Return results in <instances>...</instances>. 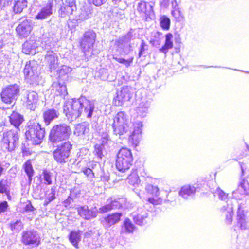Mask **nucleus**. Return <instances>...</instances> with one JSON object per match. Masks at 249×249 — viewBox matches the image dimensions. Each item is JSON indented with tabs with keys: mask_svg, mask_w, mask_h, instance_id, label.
Segmentation results:
<instances>
[{
	"mask_svg": "<svg viewBox=\"0 0 249 249\" xmlns=\"http://www.w3.org/2000/svg\"><path fill=\"white\" fill-rule=\"evenodd\" d=\"M97 102L85 98L72 100L66 102L63 106V111L68 120L73 121L83 114L90 119L93 115Z\"/></svg>",
	"mask_w": 249,
	"mask_h": 249,
	"instance_id": "obj_1",
	"label": "nucleus"
},
{
	"mask_svg": "<svg viewBox=\"0 0 249 249\" xmlns=\"http://www.w3.org/2000/svg\"><path fill=\"white\" fill-rule=\"evenodd\" d=\"M45 134V128L42 127L37 122L30 121L28 123L25 136L32 144H40L43 141Z\"/></svg>",
	"mask_w": 249,
	"mask_h": 249,
	"instance_id": "obj_2",
	"label": "nucleus"
},
{
	"mask_svg": "<svg viewBox=\"0 0 249 249\" xmlns=\"http://www.w3.org/2000/svg\"><path fill=\"white\" fill-rule=\"evenodd\" d=\"M70 126L65 124L53 126L49 134V141L54 145L58 142L68 139L71 134Z\"/></svg>",
	"mask_w": 249,
	"mask_h": 249,
	"instance_id": "obj_3",
	"label": "nucleus"
},
{
	"mask_svg": "<svg viewBox=\"0 0 249 249\" xmlns=\"http://www.w3.org/2000/svg\"><path fill=\"white\" fill-rule=\"evenodd\" d=\"M132 161L133 157L130 150L122 148L119 151L116 161V166L118 171L125 172L129 169Z\"/></svg>",
	"mask_w": 249,
	"mask_h": 249,
	"instance_id": "obj_4",
	"label": "nucleus"
},
{
	"mask_svg": "<svg viewBox=\"0 0 249 249\" xmlns=\"http://www.w3.org/2000/svg\"><path fill=\"white\" fill-rule=\"evenodd\" d=\"M72 147L73 144L69 141L57 145L56 148L53 152L54 160L60 164L68 162Z\"/></svg>",
	"mask_w": 249,
	"mask_h": 249,
	"instance_id": "obj_5",
	"label": "nucleus"
},
{
	"mask_svg": "<svg viewBox=\"0 0 249 249\" xmlns=\"http://www.w3.org/2000/svg\"><path fill=\"white\" fill-rule=\"evenodd\" d=\"M37 64L35 61L27 62L24 67L23 72L27 82L30 85H38L40 78L37 71Z\"/></svg>",
	"mask_w": 249,
	"mask_h": 249,
	"instance_id": "obj_6",
	"label": "nucleus"
},
{
	"mask_svg": "<svg viewBox=\"0 0 249 249\" xmlns=\"http://www.w3.org/2000/svg\"><path fill=\"white\" fill-rule=\"evenodd\" d=\"M55 8L58 9V14L61 18L72 14L76 10L75 0H53Z\"/></svg>",
	"mask_w": 249,
	"mask_h": 249,
	"instance_id": "obj_7",
	"label": "nucleus"
},
{
	"mask_svg": "<svg viewBox=\"0 0 249 249\" xmlns=\"http://www.w3.org/2000/svg\"><path fill=\"white\" fill-rule=\"evenodd\" d=\"M18 129L10 130L4 132L1 141L2 147L8 151H13L18 145L19 136Z\"/></svg>",
	"mask_w": 249,
	"mask_h": 249,
	"instance_id": "obj_8",
	"label": "nucleus"
},
{
	"mask_svg": "<svg viewBox=\"0 0 249 249\" xmlns=\"http://www.w3.org/2000/svg\"><path fill=\"white\" fill-rule=\"evenodd\" d=\"M19 86L16 84L3 88L1 93L2 101L7 104L15 102L19 95Z\"/></svg>",
	"mask_w": 249,
	"mask_h": 249,
	"instance_id": "obj_9",
	"label": "nucleus"
},
{
	"mask_svg": "<svg viewBox=\"0 0 249 249\" xmlns=\"http://www.w3.org/2000/svg\"><path fill=\"white\" fill-rule=\"evenodd\" d=\"M136 38L134 30L131 29L125 35L116 40L115 44L119 48L123 49L124 53L127 54L132 51L131 41Z\"/></svg>",
	"mask_w": 249,
	"mask_h": 249,
	"instance_id": "obj_10",
	"label": "nucleus"
},
{
	"mask_svg": "<svg viewBox=\"0 0 249 249\" xmlns=\"http://www.w3.org/2000/svg\"><path fill=\"white\" fill-rule=\"evenodd\" d=\"M96 38V34L92 30L86 31L80 41V46L85 55L90 51L94 44Z\"/></svg>",
	"mask_w": 249,
	"mask_h": 249,
	"instance_id": "obj_11",
	"label": "nucleus"
},
{
	"mask_svg": "<svg viewBox=\"0 0 249 249\" xmlns=\"http://www.w3.org/2000/svg\"><path fill=\"white\" fill-rule=\"evenodd\" d=\"M154 3L141 1L137 6V11L145 21L152 19L154 17L153 6Z\"/></svg>",
	"mask_w": 249,
	"mask_h": 249,
	"instance_id": "obj_12",
	"label": "nucleus"
},
{
	"mask_svg": "<svg viewBox=\"0 0 249 249\" xmlns=\"http://www.w3.org/2000/svg\"><path fill=\"white\" fill-rule=\"evenodd\" d=\"M21 242L25 245L38 246L40 243V237L35 230H27L22 233Z\"/></svg>",
	"mask_w": 249,
	"mask_h": 249,
	"instance_id": "obj_13",
	"label": "nucleus"
},
{
	"mask_svg": "<svg viewBox=\"0 0 249 249\" xmlns=\"http://www.w3.org/2000/svg\"><path fill=\"white\" fill-rule=\"evenodd\" d=\"M132 89L131 87L125 86L122 88L120 91H117L114 98L115 106H122L125 102L129 101L132 97Z\"/></svg>",
	"mask_w": 249,
	"mask_h": 249,
	"instance_id": "obj_14",
	"label": "nucleus"
},
{
	"mask_svg": "<svg viewBox=\"0 0 249 249\" xmlns=\"http://www.w3.org/2000/svg\"><path fill=\"white\" fill-rule=\"evenodd\" d=\"M42 47L44 50H47V53L45 55V60L48 64L51 70L56 68L58 65V56L56 53L52 51H49L51 45L49 43H47L46 42H42Z\"/></svg>",
	"mask_w": 249,
	"mask_h": 249,
	"instance_id": "obj_15",
	"label": "nucleus"
},
{
	"mask_svg": "<svg viewBox=\"0 0 249 249\" xmlns=\"http://www.w3.org/2000/svg\"><path fill=\"white\" fill-rule=\"evenodd\" d=\"M38 94L33 90H27L23 96L24 106L31 110H34L38 103Z\"/></svg>",
	"mask_w": 249,
	"mask_h": 249,
	"instance_id": "obj_16",
	"label": "nucleus"
},
{
	"mask_svg": "<svg viewBox=\"0 0 249 249\" xmlns=\"http://www.w3.org/2000/svg\"><path fill=\"white\" fill-rule=\"evenodd\" d=\"M78 214L83 218L89 220L97 217V209L96 207L89 209L88 206L84 205L77 208Z\"/></svg>",
	"mask_w": 249,
	"mask_h": 249,
	"instance_id": "obj_17",
	"label": "nucleus"
},
{
	"mask_svg": "<svg viewBox=\"0 0 249 249\" xmlns=\"http://www.w3.org/2000/svg\"><path fill=\"white\" fill-rule=\"evenodd\" d=\"M131 216L136 224L142 225L147 222L148 211L143 207L139 208L131 213Z\"/></svg>",
	"mask_w": 249,
	"mask_h": 249,
	"instance_id": "obj_18",
	"label": "nucleus"
},
{
	"mask_svg": "<svg viewBox=\"0 0 249 249\" xmlns=\"http://www.w3.org/2000/svg\"><path fill=\"white\" fill-rule=\"evenodd\" d=\"M143 124L141 121H137L134 124V130L129 138V141L136 146L142 138V131Z\"/></svg>",
	"mask_w": 249,
	"mask_h": 249,
	"instance_id": "obj_19",
	"label": "nucleus"
},
{
	"mask_svg": "<svg viewBox=\"0 0 249 249\" xmlns=\"http://www.w3.org/2000/svg\"><path fill=\"white\" fill-rule=\"evenodd\" d=\"M32 30L31 22L29 20H24L16 28V32L20 38L27 37Z\"/></svg>",
	"mask_w": 249,
	"mask_h": 249,
	"instance_id": "obj_20",
	"label": "nucleus"
},
{
	"mask_svg": "<svg viewBox=\"0 0 249 249\" xmlns=\"http://www.w3.org/2000/svg\"><path fill=\"white\" fill-rule=\"evenodd\" d=\"M53 7H55V6L53 0H49L46 5L42 7L36 15V18L41 20L46 19L52 15Z\"/></svg>",
	"mask_w": 249,
	"mask_h": 249,
	"instance_id": "obj_21",
	"label": "nucleus"
},
{
	"mask_svg": "<svg viewBox=\"0 0 249 249\" xmlns=\"http://www.w3.org/2000/svg\"><path fill=\"white\" fill-rule=\"evenodd\" d=\"M89 130V124L87 123L83 122L75 126L74 134L80 139H84L88 135Z\"/></svg>",
	"mask_w": 249,
	"mask_h": 249,
	"instance_id": "obj_22",
	"label": "nucleus"
},
{
	"mask_svg": "<svg viewBox=\"0 0 249 249\" xmlns=\"http://www.w3.org/2000/svg\"><path fill=\"white\" fill-rule=\"evenodd\" d=\"M233 208L232 200L228 199L226 202V205H223L221 209V211L222 213H224L226 216V222L228 224H231L232 222Z\"/></svg>",
	"mask_w": 249,
	"mask_h": 249,
	"instance_id": "obj_23",
	"label": "nucleus"
},
{
	"mask_svg": "<svg viewBox=\"0 0 249 249\" xmlns=\"http://www.w3.org/2000/svg\"><path fill=\"white\" fill-rule=\"evenodd\" d=\"M122 213H115L112 214H109L104 218L103 221V224L106 228H108L112 225L118 222L120 220Z\"/></svg>",
	"mask_w": 249,
	"mask_h": 249,
	"instance_id": "obj_24",
	"label": "nucleus"
},
{
	"mask_svg": "<svg viewBox=\"0 0 249 249\" xmlns=\"http://www.w3.org/2000/svg\"><path fill=\"white\" fill-rule=\"evenodd\" d=\"M150 106V102L146 99H143L142 102L139 103L136 107V111L137 114L142 117H144L148 113V109Z\"/></svg>",
	"mask_w": 249,
	"mask_h": 249,
	"instance_id": "obj_25",
	"label": "nucleus"
},
{
	"mask_svg": "<svg viewBox=\"0 0 249 249\" xmlns=\"http://www.w3.org/2000/svg\"><path fill=\"white\" fill-rule=\"evenodd\" d=\"M52 87L56 96H62L64 97L68 94L66 85L60 81L53 82Z\"/></svg>",
	"mask_w": 249,
	"mask_h": 249,
	"instance_id": "obj_26",
	"label": "nucleus"
},
{
	"mask_svg": "<svg viewBox=\"0 0 249 249\" xmlns=\"http://www.w3.org/2000/svg\"><path fill=\"white\" fill-rule=\"evenodd\" d=\"M59 115L58 110L53 108L48 109L43 113L44 122L46 125L50 124L51 121L57 118Z\"/></svg>",
	"mask_w": 249,
	"mask_h": 249,
	"instance_id": "obj_27",
	"label": "nucleus"
},
{
	"mask_svg": "<svg viewBox=\"0 0 249 249\" xmlns=\"http://www.w3.org/2000/svg\"><path fill=\"white\" fill-rule=\"evenodd\" d=\"M9 118L10 124L16 128H18L24 120L23 116L16 111H13Z\"/></svg>",
	"mask_w": 249,
	"mask_h": 249,
	"instance_id": "obj_28",
	"label": "nucleus"
},
{
	"mask_svg": "<svg viewBox=\"0 0 249 249\" xmlns=\"http://www.w3.org/2000/svg\"><path fill=\"white\" fill-rule=\"evenodd\" d=\"M196 191L195 187L190 185L182 186L179 192V196L184 199H187L189 196H192Z\"/></svg>",
	"mask_w": 249,
	"mask_h": 249,
	"instance_id": "obj_29",
	"label": "nucleus"
},
{
	"mask_svg": "<svg viewBox=\"0 0 249 249\" xmlns=\"http://www.w3.org/2000/svg\"><path fill=\"white\" fill-rule=\"evenodd\" d=\"M249 191V184L246 180L242 179L238 186L237 189L233 192V194L236 196L237 194L242 195H247Z\"/></svg>",
	"mask_w": 249,
	"mask_h": 249,
	"instance_id": "obj_30",
	"label": "nucleus"
},
{
	"mask_svg": "<svg viewBox=\"0 0 249 249\" xmlns=\"http://www.w3.org/2000/svg\"><path fill=\"white\" fill-rule=\"evenodd\" d=\"M36 45L33 40L27 41L22 45V52L27 54H34L36 53Z\"/></svg>",
	"mask_w": 249,
	"mask_h": 249,
	"instance_id": "obj_31",
	"label": "nucleus"
},
{
	"mask_svg": "<svg viewBox=\"0 0 249 249\" xmlns=\"http://www.w3.org/2000/svg\"><path fill=\"white\" fill-rule=\"evenodd\" d=\"M173 38V35L171 33H168L165 36V42L164 45L159 49L160 52L164 53L165 54L167 53L168 50L172 49L173 47L172 39Z\"/></svg>",
	"mask_w": 249,
	"mask_h": 249,
	"instance_id": "obj_32",
	"label": "nucleus"
},
{
	"mask_svg": "<svg viewBox=\"0 0 249 249\" xmlns=\"http://www.w3.org/2000/svg\"><path fill=\"white\" fill-rule=\"evenodd\" d=\"M82 231H71L69 236V239L70 242L72 245L76 249H78V243L81 241V235Z\"/></svg>",
	"mask_w": 249,
	"mask_h": 249,
	"instance_id": "obj_33",
	"label": "nucleus"
},
{
	"mask_svg": "<svg viewBox=\"0 0 249 249\" xmlns=\"http://www.w3.org/2000/svg\"><path fill=\"white\" fill-rule=\"evenodd\" d=\"M147 188H151L152 189V193L153 194H154L156 197L160 196L159 188L157 186L148 185ZM148 201L150 203L155 205L161 204L163 201V199L160 197L149 198L148 199Z\"/></svg>",
	"mask_w": 249,
	"mask_h": 249,
	"instance_id": "obj_34",
	"label": "nucleus"
},
{
	"mask_svg": "<svg viewBox=\"0 0 249 249\" xmlns=\"http://www.w3.org/2000/svg\"><path fill=\"white\" fill-rule=\"evenodd\" d=\"M112 124L117 125H128L126 115L124 112H118L114 118Z\"/></svg>",
	"mask_w": 249,
	"mask_h": 249,
	"instance_id": "obj_35",
	"label": "nucleus"
},
{
	"mask_svg": "<svg viewBox=\"0 0 249 249\" xmlns=\"http://www.w3.org/2000/svg\"><path fill=\"white\" fill-rule=\"evenodd\" d=\"M112 127L113 129V133L116 135H124L128 131V125H117L115 124H112Z\"/></svg>",
	"mask_w": 249,
	"mask_h": 249,
	"instance_id": "obj_36",
	"label": "nucleus"
},
{
	"mask_svg": "<svg viewBox=\"0 0 249 249\" xmlns=\"http://www.w3.org/2000/svg\"><path fill=\"white\" fill-rule=\"evenodd\" d=\"M27 2L26 0H18L14 4L13 11L16 13H20L24 8L27 7Z\"/></svg>",
	"mask_w": 249,
	"mask_h": 249,
	"instance_id": "obj_37",
	"label": "nucleus"
},
{
	"mask_svg": "<svg viewBox=\"0 0 249 249\" xmlns=\"http://www.w3.org/2000/svg\"><path fill=\"white\" fill-rule=\"evenodd\" d=\"M128 183L132 185L138 184L140 182L139 177L136 169H132L131 173L127 178Z\"/></svg>",
	"mask_w": 249,
	"mask_h": 249,
	"instance_id": "obj_38",
	"label": "nucleus"
},
{
	"mask_svg": "<svg viewBox=\"0 0 249 249\" xmlns=\"http://www.w3.org/2000/svg\"><path fill=\"white\" fill-rule=\"evenodd\" d=\"M25 172H26L28 177L29 183L32 180V177L34 175V170L30 160L26 161L23 165Z\"/></svg>",
	"mask_w": 249,
	"mask_h": 249,
	"instance_id": "obj_39",
	"label": "nucleus"
},
{
	"mask_svg": "<svg viewBox=\"0 0 249 249\" xmlns=\"http://www.w3.org/2000/svg\"><path fill=\"white\" fill-rule=\"evenodd\" d=\"M10 228L14 232H18L23 228V225L20 220H13L11 222Z\"/></svg>",
	"mask_w": 249,
	"mask_h": 249,
	"instance_id": "obj_40",
	"label": "nucleus"
},
{
	"mask_svg": "<svg viewBox=\"0 0 249 249\" xmlns=\"http://www.w3.org/2000/svg\"><path fill=\"white\" fill-rule=\"evenodd\" d=\"M237 220L238 224L240 226L241 229L246 230L248 228V226L245 221V215L243 213H241L239 209L237 212Z\"/></svg>",
	"mask_w": 249,
	"mask_h": 249,
	"instance_id": "obj_41",
	"label": "nucleus"
},
{
	"mask_svg": "<svg viewBox=\"0 0 249 249\" xmlns=\"http://www.w3.org/2000/svg\"><path fill=\"white\" fill-rule=\"evenodd\" d=\"M94 153L97 156V158L101 160L104 156L105 153V146L102 144H96L95 145Z\"/></svg>",
	"mask_w": 249,
	"mask_h": 249,
	"instance_id": "obj_42",
	"label": "nucleus"
},
{
	"mask_svg": "<svg viewBox=\"0 0 249 249\" xmlns=\"http://www.w3.org/2000/svg\"><path fill=\"white\" fill-rule=\"evenodd\" d=\"M134 228V226L130 220L129 219H126L124 222V226L122 230V231L130 233L133 232Z\"/></svg>",
	"mask_w": 249,
	"mask_h": 249,
	"instance_id": "obj_43",
	"label": "nucleus"
},
{
	"mask_svg": "<svg viewBox=\"0 0 249 249\" xmlns=\"http://www.w3.org/2000/svg\"><path fill=\"white\" fill-rule=\"evenodd\" d=\"M160 25L164 30H168L170 25V20L166 16L163 15L160 18Z\"/></svg>",
	"mask_w": 249,
	"mask_h": 249,
	"instance_id": "obj_44",
	"label": "nucleus"
},
{
	"mask_svg": "<svg viewBox=\"0 0 249 249\" xmlns=\"http://www.w3.org/2000/svg\"><path fill=\"white\" fill-rule=\"evenodd\" d=\"M161 42L160 34L159 32H156L154 35L152 36L150 43L154 46L159 45Z\"/></svg>",
	"mask_w": 249,
	"mask_h": 249,
	"instance_id": "obj_45",
	"label": "nucleus"
},
{
	"mask_svg": "<svg viewBox=\"0 0 249 249\" xmlns=\"http://www.w3.org/2000/svg\"><path fill=\"white\" fill-rule=\"evenodd\" d=\"M43 179L45 181L44 183L46 185H51L52 183V173L46 170H43Z\"/></svg>",
	"mask_w": 249,
	"mask_h": 249,
	"instance_id": "obj_46",
	"label": "nucleus"
},
{
	"mask_svg": "<svg viewBox=\"0 0 249 249\" xmlns=\"http://www.w3.org/2000/svg\"><path fill=\"white\" fill-rule=\"evenodd\" d=\"M113 59H115L116 61L119 63L123 64L126 67H129L131 64L132 63L133 61V57H131L129 59H125L124 58L121 57H113Z\"/></svg>",
	"mask_w": 249,
	"mask_h": 249,
	"instance_id": "obj_47",
	"label": "nucleus"
},
{
	"mask_svg": "<svg viewBox=\"0 0 249 249\" xmlns=\"http://www.w3.org/2000/svg\"><path fill=\"white\" fill-rule=\"evenodd\" d=\"M171 14L177 21H180L183 19V15L179 9L172 10Z\"/></svg>",
	"mask_w": 249,
	"mask_h": 249,
	"instance_id": "obj_48",
	"label": "nucleus"
},
{
	"mask_svg": "<svg viewBox=\"0 0 249 249\" xmlns=\"http://www.w3.org/2000/svg\"><path fill=\"white\" fill-rule=\"evenodd\" d=\"M101 144L104 146L108 145L111 143V141L109 139V136L107 133H103L101 137Z\"/></svg>",
	"mask_w": 249,
	"mask_h": 249,
	"instance_id": "obj_49",
	"label": "nucleus"
},
{
	"mask_svg": "<svg viewBox=\"0 0 249 249\" xmlns=\"http://www.w3.org/2000/svg\"><path fill=\"white\" fill-rule=\"evenodd\" d=\"M112 210L110 204L109 202H108V200L107 201V204L102 207H100L98 211V213H107L110 211Z\"/></svg>",
	"mask_w": 249,
	"mask_h": 249,
	"instance_id": "obj_50",
	"label": "nucleus"
},
{
	"mask_svg": "<svg viewBox=\"0 0 249 249\" xmlns=\"http://www.w3.org/2000/svg\"><path fill=\"white\" fill-rule=\"evenodd\" d=\"M0 193H5L7 195L8 199H10V192L8 190L6 185L3 183V181H0Z\"/></svg>",
	"mask_w": 249,
	"mask_h": 249,
	"instance_id": "obj_51",
	"label": "nucleus"
},
{
	"mask_svg": "<svg viewBox=\"0 0 249 249\" xmlns=\"http://www.w3.org/2000/svg\"><path fill=\"white\" fill-rule=\"evenodd\" d=\"M120 200H113L112 199L108 200V202H109L112 210L119 209L122 207V203Z\"/></svg>",
	"mask_w": 249,
	"mask_h": 249,
	"instance_id": "obj_52",
	"label": "nucleus"
},
{
	"mask_svg": "<svg viewBox=\"0 0 249 249\" xmlns=\"http://www.w3.org/2000/svg\"><path fill=\"white\" fill-rule=\"evenodd\" d=\"M215 196L217 195L221 200H225L227 198L228 194L225 193L224 191L218 188L214 193Z\"/></svg>",
	"mask_w": 249,
	"mask_h": 249,
	"instance_id": "obj_53",
	"label": "nucleus"
},
{
	"mask_svg": "<svg viewBox=\"0 0 249 249\" xmlns=\"http://www.w3.org/2000/svg\"><path fill=\"white\" fill-rule=\"evenodd\" d=\"M71 68L67 65H63L60 69L59 73L61 75L67 74L70 73L71 71Z\"/></svg>",
	"mask_w": 249,
	"mask_h": 249,
	"instance_id": "obj_54",
	"label": "nucleus"
},
{
	"mask_svg": "<svg viewBox=\"0 0 249 249\" xmlns=\"http://www.w3.org/2000/svg\"><path fill=\"white\" fill-rule=\"evenodd\" d=\"M101 180L104 182L105 183L107 182L110 178L109 173L108 172H103L101 175Z\"/></svg>",
	"mask_w": 249,
	"mask_h": 249,
	"instance_id": "obj_55",
	"label": "nucleus"
},
{
	"mask_svg": "<svg viewBox=\"0 0 249 249\" xmlns=\"http://www.w3.org/2000/svg\"><path fill=\"white\" fill-rule=\"evenodd\" d=\"M13 0H0V8L2 9L3 8L10 5Z\"/></svg>",
	"mask_w": 249,
	"mask_h": 249,
	"instance_id": "obj_56",
	"label": "nucleus"
},
{
	"mask_svg": "<svg viewBox=\"0 0 249 249\" xmlns=\"http://www.w3.org/2000/svg\"><path fill=\"white\" fill-rule=\"evenodd\" d=\"M146 44L145 42L142 40V43L141 44L139 52V57H140L143 54V52L146 50L145 47L146 46Z\"/></svg>",
	"mask_w": 249,
	"mask_h": 249,
	"instance_id": "obj_57",
	"label": "nucleus"
},
{
	"mask_svg": "<svg viewBox=\"0 0 249 249\" xmlns=\"http://www.w3.org/2000/svg\"><path fill=\"white\" fill-rule=\"evenodd\" d=\"M8 206V203L7 201H4L2 202H0V214L1 213L5 212Z\"/></svg>",
	"mask_w": 249,
	"mask_h": 249,
	"instance_id": "obj_58",
	"label": "nucleus"
},
{
	"mask_svg": "<svg viewBox=\"0 0 249 249\" xmlns=\"http://www.w3.org/2000/svg\"><path fill=\"white\" fill-rule=\"evenodd\" d=\"M83 173L85 175L87 176L89 178H93L94 176V173L90 168H88L84 169L83 170Z\"/></svg>",
	"mask_w": 249,
	"mask_h": 249,
	"instance_id": "obj_59",
	"label": "nucleus"
},
{
	"mask_svg": "<svg viewBox=\"0 0 249 249\" xmlns=\"http://www.w3.org/2000/svg\"><path fill=\"white\" fill-rule=\"evenodd\" d=\"M48 198L51 201L55 199V188L54 187H52L51 188V192L49 195V196H48Z\"/></svg>",
	"mask_w": 249,
	"mask_h": 249,
	"instance_id": "obj_60",
	"label": "nucleus"
},
{
	"mask_svg": "<svg viewBox=\"0 0 249 249\" xmlns=\"http://www.w3.org/2000/svg\"><path fill=\"white\" fill-rule=\"evenodd\" d=\"M87 150L86 149H81L79 152L77 154V159H76V160H79L78 162H80V160L84 159L83 157V154L85 152H86Z\"/></svg>",
	"mask_w": 249,
	"mask_h": 249,
	"instance_id": "obj_61",
	"label": "nucleus"
},
{
	"mask_svg": "<svg viewBox=\"0 0 249 249\" xmlns=\"http://www.w3.org/2000/svg\"><path fill=\"white\" fill-rule=\"evenodd\" d=\"M92 1L93 4L95 6H99L102 5L106 1V0H89Z\"/></svg>",
	"mask_w": 249,
	"mask_h": 249,
	"instance_id": "obj_62",
	"label": "nucleus"
},
{
	"mask_svg": "<svg viewBox=\"0 0 249 249\" xmlns=\"http://www.w3.org/2000/svg\"><path fill=\"white\" fill-rule=\"evenodd\" d=\"M160 4L161 7L167 8L169 5V0H161Z\"/></svg>",
	"mask_w": 249,
	"mask_h": 249,
	"instance_id": "obj_63",
	"label": "nucleus"
},
{
	"mask_svg": "<svg viewBox=\"0 0 249 249\" xmlns=\"http://www.w3.org/2000/svg\"><path fill=\"white\" fill-rule=\"evenodd\" d=\"M72 201V199L70 196H69L66 200L64 201L63 205L65 207H67L70 205Z\"/></svg>",
	"mask_w": 249,
	"mask_h": 249,
	"instance_id": "obj_64",
	"label": "nucleus"
}]
</instances>
